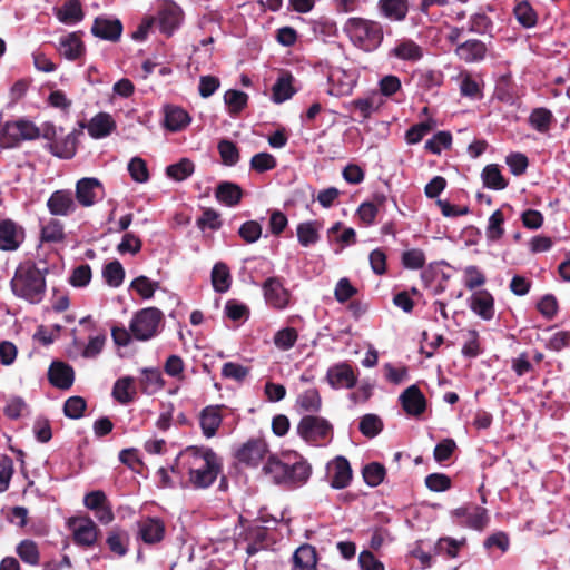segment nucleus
Listing matches in <instances>:
<instances>
[{"label": "nucleus", "mask_w": 570, "mask_h": 570, "mask_svg": "<svg viewBox=\"0 0 570 570\" xmlns=\"http://www.w3.org/2000/svg\"><path fill=\"white\" fill-rule=\"evenodd\" d=\"M176 468L181 473L186 471L190 484L196 489H206L217 479L222 462L209 448L188 446L176 459Z\"/></svg>", "instance_id": "1"}, {"label": "nucleus", "mask_w": 570, "mask_h": 570, "mask_svg": "<svg viewBox=\"0 0 570 570\" xmlns=\"http://www.w3.org/2000/svg\"><path fill=\"white\" fill-rule=\"evenodd\" d=\"M312 473V468L307 461L298 459L294 462L281 458L277 454H271L262 466V474L271 483L287 489H296L304 485Z\"/></svg>", "instance_id": "2"}, {"label": "nucleus", "mask_w": 570, "mask_h": 570, "mask_svg": "<svg viewBox=\"0 0 570 570\" xmlns=\"http://www.w3.org/2000/svg\"><path fill=\"white\" fill-rule=\"evenodd\" d=\"M48 268L32 261H26L18 265L10 282L14 296L31 304L40 303L46 294V274Z\"/></svg>", "instance_id": "3"}, {"label": "nucleus", "mask_w": 570, "mask_h": 570, "mask_svg": "<svg viewBox=\"0 0 570 570\" xmlns=\"http://www.w3.org/2000/svg\"><path fill=\"white\" fill-rule=\"evenodd\" d=\"M352 43L363 51L372 52L383 41V28L380 22L364 18L347 19L343 27Z\"/></svg>", "instance_id": "4"}, {"label": "nucleus", "mask_w": 570, "mask_h": 570, "mask_svg": "<svg viewBox=\"0 0 570 570\" xmlns=\"http://www.w3.org/2000/svg\"><path fill=\"white\" fill-rule=\"evenodd\" d=\"M163 320V312L156 307L138 311L131 318L129 328L135 340L148 341L157 335Z\"/></svg>", "instance_id": "5"}, {"label": "nucleus", "mask_w": 570, "mask_h": 570, "mask_svg": "<svg viewBox=\"0 0 570 570\" xmlns=\"http://www.w3.org/2000/svg\"><path fill=\"white\" fill-rule=\"evenodd\" d=\"M269 445L263 438H252L235 450L236 460L247 468L263 466L271 455Z\"/></svg>", "instance_id": "6"}, {"label": "nucleus", "mask_w": 570, "mask_h": 570, "mask_svg": "<svg viewBox=\"0 0 570 570\" xmlns=\"http://www.w3.org/2000/svg\"><path fill=\"white\" fill-rule=\"evenodd\" d=\"M69 530L76 544L90 548L97 542L99 529L95 521L89 517H72L67 521Z\"/></svg>", "instance_id": "7"}, {"label": "nucleus", "mask_w": 570, "mask_h": 570, "mask_svg": "<svg viewBox=\"0 0 570 570\" xmlns=\"http://www.w3.org/2000/svg\"><path fill=\"white\" fill-rule=\"evenodd\" d=\"M40 129L29 120L20 119L7 122L1 130V141L11 147L21 140H32L38 138Z\"/></svg>", "instance_id": "8"}, {"label": "nucleus", "mask_w": 570, "mask_h": 570, "mask_svg": "<svg viewBox=\"0 0 570 570\" xmlns=\"http://www.w3.org/2000/svg\"><path fill=\"white\" fill-rule=\"evenodd\" d=\"M297 432L305 441L315 443L331 438L332 425L323 417L307 415L301 420Z\"/></svg>", "instance_id": "9"}, {"label": "nucleus", "mask_w": 570, "mask_h": 570, "mask_svg": "<svg viewBox=\"0 0 570 570\" xmlns=\"http://www.w3.org/2000/svg\"><path fill=\"white\" fill-rule=\"evenodd\" d=\"M105 197L102 183L96 177H83L76 183V199L83 207H91Z\"/></svg>", "instance_id": "10"}, {"label": "nucleus", "mask_w": 570, "mask_h": 570, "mask_svg": "<svg viewBox=\"0 0 570 570\" xmlns=\"http://www.w3.org/2000/svg\"><path fill=\"white\" fill-rule=\"evenodd\" d=\"M328 88L326 92L333 97H343L352 94L356 85L354 72L346 71L342 68H332L327 75Z\"/></svg>", "instance_id": "11"}, {"label": "nucleus", "mask_w": 570, "mask_h": 570, "mask_svg": "<svg viewBox=\"0 0 570 570\" xmlns=\"http://www.w3.org/2000/svg\"><path fill=\"white\" fill-rule=\"evenodd\" d=\"M326 481L333 489H344L352 481V469L346 458L338 455L326 464Z\"/></svg>", "instance_id": "12"}, {"label": "nucleus", "mask_w": 570, "mask_h": 570, "mask_svg": "<svg viewBox=\"0 0 570 570\" xmlns=\"http://www.w3.org/2000/svg\"><path fill=\"white\" fill-rule=\"evenodd\" d=\"M326 381L334 390L352 389L357 382V375L350 364L340 362L328 367Z\"/></svg>", "instance_id": "13"}, {"label": "nucleus", "mask_w": 570, "mask_h": 570, "mask_svg": "<svg viewBox=\"0 0 570 570\" xmlns=\"http://www.w3.org/2000/svg\"><path fill=\"white\" fill-rule=\"evenodd\" d=\"M159 29L163 33L171 36L183 22V10L173 1H165L157 14Z\"/></svg>", "instance_id": "14"}, {"label": "nucleus", "mask_w": 570, "mask_h": 570, "mask_svg": "<svg viewBox=\"0 0 570 570\" xmlns=\"http://www.w3.org/2000/svg\"><path fill=\"white\" fill-rule=\"evenodd\" d=\"M24 240V230L11 219L0 220V249L17 250Z\"/></svg>", "instance_id": "15"}, {"label": "nucleus", "mask_w": 570, "mask_h": 570, "mask_svg": "<svg viewBox=\"0 0 570 570\" xmlns=\"http://www.w3.org/2000/svg\"><path fill=\"white\" fill-rule=\"evenodd\" d=\"M91 33L99 39L116 42L122 35V23L117 18L99 16L92 23Z\"/></svg>", "instance_id": "16"}, {"label": "nucleus", "mask_w": 570, "mask_h": 570, "mask_svg": "<svg viewBox=\"0 0 570 570\" xmlns=\"http://www.w3.org/2000/svg\"><path fill=\"white\" fill-rule=\"evenodd\" d=\"M470 309L483 321H491L495 314L494 297L487 289H478L468 299Z\"/></svg>", "instance_id": "17"}, {"label": "nucleus", "mask_w": 570, "mask_h": 570, "mask_svg": "<svg viewBox=\"0 0 570 570\" xmlns=\"http://www.w3.org/2000/svg\"><path fill=\"white\" fill-rule=\"evenodd\" d=\"M264 297L266 303L277 309H283L288 305L289 293L284 288L281 279L269 277L263 285Z\"/></svg>", "instance_id": "18"}, {"label": "nucleus", "mask_w": 570, "mask_h": 570, "mask_svg": "<svg viewBox=\"0 0 570 570\" xmlns=\"http://www.w3.org/2000/svg\"><path fill=\"white\" fill-rule=\"evenodd\" d=\"M443 266V263L430 264L421 274L425 287L430 288L434 295L443 293L450 279Z\"/></svg>", "instance_id": "19"}, {"label": "nucleus", "mask_w": 570, "mask_h": 570, "mask_svg": "<svg viewBox=\"0 0 570 570\" xmlns=\"http://www.w3.org/2000/svg\"><path fill=\"white\" fill-rule=\"evenodd\" d=\"M222 409L223 405H208L202 410L199 425L206 439H212L216 435L223 421Z\"/></svg>", "instance_id": "20"}, {"label": "nucleus", "mask_w": 570, "mask_h": 570, "mask_svg": "<svg viewBox=\"0 0 570 570\" xmlns=\"http://www.w3.org/2000/svg\"><path fill=\"white\" fill-rule=\"evenodd\" d=\"M47 207L51 215L68 216L72 214L76 208V202L69 190H56L47 200Z\"/></svg>", "instance_id": "21"}, {"label": "nucleus", "mask_w": 570, "mask_h": 570, "mask_svg": "<svg viewBox=\"0 0 570 570\" xmlns=\"http://www.w3.org/2000/svg\"><path fill=\"white\" fill-rule=\"evenodd\" d=\"M400 402L403 410L411 416L421 415L426 407V400L416 385L409 386L401 395Z\"/></svg>", "instance_id": "22"}, {"label": "nucleus", "mask_w": 570, "mask_h": 570, "mask_svg": "<svg viewBox=\"0 0 570 570\" xmlns=\"http://www.w3.org/2000/svg\"><path fill=\"white\" fill-rule=\"evenodd\" d=\"M453 514L461 519L462 524L474 530H482L489 520L487 510L478 505L458 508Z\"/></svg>", "instance_id": "23"}, {"label": "nucleus", "mask_w": 570, "mask_h": 570, "mask_svg": "<svg viewBox=\"0 0 570 570\" xmlns=\"http://www.w3.org/2000/svg\"><path fill=\"white\" fill-rule=\"evenodd\" d=\"M163 114L165 128L173 132L184 130L191 121L189 114L179 106L166 105Z\"/></svg>", "instance_id": "24"}, {"label": "nucleus", "mask_w": 570, "mask_h": 570, "mask_svg": "<svg viewBox=\"0 0 570 570\" xmlns=\"http://www.w3.org/2000/svg\"><path fill=\"white\" fill-rule=\"evenodd\" d=\"M294 81L291 72L282 71L272 86L271 100L277 105L289 100L296 94Z\"/></svg>", "instance_id": "25"}, {"label": "nucleus", "mask_w": 570, "mask_h": 570, "mask_svg": "<svg viewBox=\"0 0 570 570\" xmlns=\"http://www.w3.org/2000/svg\"><path fill=\"white\" fill-rule=\"evenodd\" d=\"M377 10L381 17L391 22L405 20L409 12L407 0H379Z\"/></svg>", "instance_id": "26"}, {"label": "nucleus", "mask_w": 570, "mask_h": 570, "mask_svg": "<svg viewBox=\"0 0 570 570\" xmlns=\"http://www.w3.org/2000/svg\"><path fill=\"white\" fill-rule=\"evenodd\" d=\"M487 46L478 39L466 40L455 49L456 56L466 63L482 61L487 56Z\"/></svg>", "instance_id": "27"}, {"label": "nucleus", "mask_w": 570, "mask_h": 570, "mask_svg": "<svg viewBox=\"0 0 570 570\" xmlns=\"http://www.w3.org/2000/svg\"><path fill=\"white\" fill-rule=\"evenodd\" d=\"M50 383L61 390L71 387L75 381L73 368L62 362H53L48 371Z\"/></svg>", "instance_id": "28"}, {"label": "nucleus", "mask_w": 570, "mask_h": 570, "mask_svg": "<svg viewBox=\"0 0 570 570\" xmlns=\"http://www.w3.org/2000/svg\"><path fill=\"white\" fill-rule=\"evenodd\" d=\"M116 129V122L111 115L99 112L90 119L87 130L90 137L101 139L109 136Z\"/></svg>", "instance_id": "29"}, {"label": "nucleus", "mask_w": 570, "mask_h": 570, "mask_svg": "<svg viewBox=\"0 0 570 570\" xmlns=\"http://www.w3.org/2000/svg\"><path fill=\"white\" fill-rule=\"evenodd\" d=\"M138 533L146 543L159 542L165 534V525L157 518H146L138 522Z\"/></svg>", "instance_id": "30"}, {"label": "nucleus", "mask_w": 570, "mask_h": 570, "mask_svg": "<svg viewBox=\"0 0 570 570\" xmlns=\"http://www.w3.org/2000/svg\"><path fill=\"white\" fill-rule=\"evenodd\" d=\"M323 224L320 220L302 222L296 227L297 240L303 247H311L318 243Z\"/></svg>", "instance_id": "31"}, {"label": "nucleus", "mask_w": 570, "mask_h": 570, "mask_svg": "<svg viewBox=\"0 0 570 570\" xmlns=\"http://www.w3.org/2000/svg\"><path fill=\"white\" fill-rule=\"evenodd\" d=\"M390 56L405 61H417L423 57L422 48L411 39H401L396 41L391 49Z\"/></svg>", "instance_id": "32"}, {"label": "nucleus", "mask_w": 570, "mask_h": 570, "mask_svg": "<svg viewBox=\"0 0 570 570\" xmlns=\"http://www.w3.org/2000/svg\"><path fill=\"white\" fill-rule=\"evenodd\" d=\"M50 153L62 159H70L76 154V136L73 132L62 134L55 142L48 144Z\"/></svg>", "instance_id": "33"}, {"label": "nucleus", "mask_w": 570, "mask_h": 570, "mask_svg": "<svg viewBox=\"0 0 570 570\" xmlns=\"http://www.w3.org/2000/svg\"><path fill=\"white\" fill-rule=\"evenodd\" d=\"M59 52L68 60H77L83 55L85 46L80 37L72 32L60 38Z\"/></svg>", "instance_id": "34"}, {"label": "nucleus", "mask_w": 570, "mask_h": 570, "mask_svg": "<svg viewBox=\"0 0 570 570\" xmlns=\"http://www.w3.org/2000/svg\"><path fill=\"white\" fill-rule=\"evenodd\" d=\"M242 196V188L237 184L230 181L220 183L215 191L216 199L227 207H234L238 205Z\"/></svg>", "instance_id": "35"}, {"label": "nucleus", "mask_w": 570, "mask_h": 570, "mask_svg": "<svg viewBox=\"0 0 570 570\" xmlns=\"http://www.w3.org/2000/svg\"><path fill=\"white\" fill-rule=\"evenodd\" d=\"M316 551L312 546L303 544L296 549L293 556V570H316Z\"/></svg>", "instance_id": "36"}, {"label": "nucleus", "mask_w": 570, "mask_h": 570, "mask_svg": "<svg viewBox=\"0 0 570 570\" xmlns=\"http://www.w3.org/2000/svg\"><path fill=\"white\" fill-rule=\"evenodd\" d=\"M57 18L66 24H76L83 19V12L79 0H67L58 10Z\"/></svg>", "instance_id": "37"}, {"label": "nucleus", "mask_w": 570, "mask_h": 570, "mask_svg": "<svg viewBox=\"0 0 570 570\" xmlns=\"http://www.w3.org/2000/svg\"><path fill=\"white\" fill-rule=\"evenodd\" d=\"M212 285L217 293H226L232 284V276L228 266L218 262L212 269Z\"/></svg>", "instance_id": "38"}, {"label": "nucleus", "mask_w": 570, "mask_h": 570, "mask_svg": "<svg viewBox=\"0 0 570 570\" xmlns=\"http://www.w3.org/2000/svg\"><path fill=\"white\" fill-rule=\"evenodd\" d=\"M224 102L230 116L240 114L247 106L248 95L242 90L228 89L224 94Z\"/></svg>", "instance_id": "39"}, {"label": "nucleus", "mask_w": 570, "mask_h": 570, "mask_svg": "<svg viewBox=\"0 0 570 570\" xmlns=\"http://www.w3.org/2000/svg\"><path fill=\"white\" fill-rule=\"evenodd\" d=\"M481 177L484 186L493 190H502L508 185V181L502 176L499 166L495 164L487 165L482 170Z\"/></svg>", "instance_id": "40"}, {"label": "nucleus", "mask_w": 570, "mask_h": 570, "mask_svg": "<svg viewBox=\"0 0 570 570\" xmlns=\"http://www.w3.org/2000/svg\"><path fill=\"white\" fill-rule=\"evenodd\" d=\"M65 238L63 225L56 218H50L42 224L41 240L46 243H59Z\"/></svg>", "instance_id": "41"}, {"label": "nucleus", "mask_w": 570, "mask_h": 570, "mask_svg": "<svg viewBox=\"0 0 570 570\" xmlns=\"http://www.w3.org/2000/svg\"><path fill=\"white\" fill-rule=\"evenodd\" d=\"M130 289L135 291L142 299H150L159 288V282L151 281L147 276H138L130 283Z\"/></svg>", "instance_id": "42"}, {"label": "nucleus", "mask_w": 570, "mask_h": 570, "mask_svg": "<svg viewBox=\"0 0 570 570\" xmlns=\"http://www.w3.org/2000/svg\"><path fill=\"white\" fill-rule=\"evenodd\" d=\"M102 277L110 287H119L125 278V269L118 261L106 264L102 268Z\"/></svg>", "instance_id": "43"}, {"label": "nucleus", "mask_w": 570, "mask_h": 570, "mask_svg": "<svg viewBox=\"0 0 570 570\" xmlns=\"http://www.w3.org/2000/svg\"><path fill=\"white\" fill-rule=\"evenodd\" d=\"M296 404L304 412H317L322 404L317 389L311 387L301 393L297 397Z\"/></svg>", "instance_id": "44"}, {"label": "nucleus", "mask_w": 570, "mask_h": 570, "mask_svg": "<svg viewBox=\"0 0 570 570\" xmlns=\"http://www.w3.org/2000/svg\"><path fill=\"white\" fill-rule=\"evenodd\" d=\"M298 333L294 327L278 330L273 337L274 345L279 351L291 350L297 342Z\"/></svg>", "instance_id": "45"}, {"label": "nucleus", "mask_w": 570, "mask_h": 570, "mask_svg": "<svg viewBox=\"0 0 570 570\" xmlns=\"http://www.w3.org/2000/svg\"><path fill=\"white\" fill-rule=\"evenodd\" d=\"M195 170V166L193 161L187 158L180 159L178 163L169 165L166 168V174L168 177L176 181H183L187 179Z\"/></svg>", "instance_id": "46"}, {"label": "nucleus", "mask_w": 570, "mask_h": 570, "mask_svg": "<svg viewBox=\"0 0 570 570\" xmlns=\"http://www.w3.org/2000/svg\"><path fill=\"white\" fill-rule=\"evenodd\" d=\"M513 13L517 21L524 28H532L537 23V13L528 1L519 2Z\"/></svg>", "instance_id": "47"}, {"label": "nucleus", "mask_w": 570, "mask_h": 570, "mask_svg": "<svg viewBox=\"0 0 570 570\" xmlns=\"http://www.w3.org/2000/svg\"><path fill=\"white\" fill-rule=\"evenodd\" d=\"M487 282L484 273L475 265H469L463 268V284L470 289L474 291L482 287Z\"/></svg>", "instance_id": "48"}, {"label": "nucleus", "mask_w": 570, "mask_h": 570, "mask_svg": "<svg viewBox=\"0 0 570 570\" xmlns=\"http://www.w3.org/2000/svg\"><path fill=\"white\" fill-rule=\"evenodd\" d=\"M132 379L129 376L116 381L112 389V396L121 404H127L132 400L134 387Z\"/></svg>", "instance_id": "49"}, {"label": "nucleus", "mask_w": 570, "mask_h": 570, "mask_svg": "<svg viewBox=\"0 0 570 570\" xmlns=\"http://www.w3.org/2000/svg\"><path fill=\"white\" fill-rule=\"evenodd\" d=\"M16 551L23 562L31 566H36L39 563V550L37 544L32 540H22L18 544Z\"/></svg>", "instance_id": "50"}, {"label": "nucleus", "mask_w": 570, "mask_h": 570, "mask_svg": "<svg viewBox=\"0 0 570 570\" xmlns=\"http://www.w3.org/2000/svg\"><path fill=\"white\" fill-rule=\"evenodd\" d=\"M552 112L546 108L534 109L529 117L530 125L540 132H547L552 121Z\"/></svg>", "instance_id": "51"}, {"label": "nucleus", "mask_w": 570, "mask_h": 570, "mask_svg": "<svg viewBox=\"0 0 570 570\" xmlns=\"http://www.w3.org/2000/svg\"><path fill=\"white\" fill-rule=\"evenodd\" d=\"M435 122L433 120L416 124L405 132V140L409 145L419 144L429 132L433 130Z\"/></svg>", "instance_id": "52"}, {"label": "nucleus", "mask_w": 570, "mask_h": 570, "mask_svg": "<svg viewBox=\"0 0 570 570\" xmlns=\"http://www.w3.org/2000/svg\"><path fill=\"white\" fill-rule=\"evenodd\" d=\"M217 148L222 158V163L225 166H235L238 163L239 151L233 141L228 139H222L218 142Z\"/></svg>", "instance_id": "53"}, {"label": "nucleus", "mask_w": 570, "mask_h": 570, "mask_svg": "<svg viewBox=\"0 0 570 570\" xmlns=\"http://www.w3.org/2000/svg\"><path fill=\"white\" fill-rule=\"evenodd\" d=\"M452 136L449 131H439L425 142V149L434 155H440L443 149L451 147Z\"/></svg>", "instance_id": "54"}, {"label": "nucleus", "mask_w": 570, "mask_h": 570, "mask_svg": "<svg viewBox=\"0 0 570 570\" xmlns=\"http://www.w3.org/2000/svg\"><path fill=\"white\" fill-rule=\"evenodd\" d=\"M358 428L363 435L374 438L382 431L383 422L375 414H365L361 417Z\"/></svg>", "instance_id": "55"}, {"label": "nucleus", "mask_w": 570, "mask_h": 570, "mask_svg": "<svg viewBox=\"0 0 570 570\" xmlns=\"http://www.w3.org/2000/svg\"><path fill=\"white\" fill-rule=\"evenodd\" d=\"M465 543V539L456 540L453 538H441L435 544V550L439 554H444L450 558L458 557L459 550Z\"/></svg>", "instance_id": "56"}, {"label": "nucleus", "mask_w": 570, "mask_h": 570, "mask_svg": "<svg viewBox=\"0 0 570 570\" xmlns=\"http://www.w3.org/2000/svg\"><path fill=\"white\" fill-rule=\"evenodd\" d=\"M355 108L362 114L364 118L370 117L373 112L377 111L383 105V101L377 94L354 101Z\"/></svg>", "instance_id": "57"}, {"label": "nucleus", "mask_w": 570, "mask_h": 570, "mask_svg": "<svg viewBox=\"0 0 570 570\" xmlns=\"http://www.w3.org/2000/svg\"><path fill=\"white\" fill-rule=\"evenodd\" d=\"M92 277L91 267L88 264H81L75 267L69 276V284L73 287H86Z\"/></svg>", "instance_id": "58"}, {"label": "nucleus", "mask_w": 570, "mask_h": 570, "mask_svg": "<svg viewBox=\"0 0 570 570\" xmlns=\"http://www.w3.org/2000/svg\"><path fill=\"white\" fill-rule=\"evenodd\" d=\"M385 468L376 462L370 463L363 469V478L367 485L376 487L384 480Z\"/></svg>", "instance_id": "59"}, {"label": "nucleus", "mask_w": 570, "mask_h": 570, "mask_svg": "<svg viewBox=\"0 0 570 570\" xmlns=\"http://www.w3.org/2000/svg\"><path fill=\"white\" fill-rule=\"evenodd\" d=\"M164 371L167 375L178 380L183 381L185 379L184 371H185V363L183 358L178 355H170L167 357L165 364H164Z\"/></svg>", "instance_id": "60"}, {"label": "nucleus", "mask_w": 570, "mask_h": 570, "mask_svg": "<svg viewBox=\"0 0 570 570\" xmlns=\"http://www.w3.org/2000/svg\"><path fill=\"white\" fill-rule=\"evenodd\" d=\"M262 226L256 220H247L239 227V236L248 244L256 243L262 236Z\"/></svg>", "instance_id": "61"}, {"label": "nucleus", "mask_w": 570, "mask_h": 570, "mask_svg": "<svg viewBox=\"0 0 570 570\" xmlns=\"http://www.w3.org/2000/svg\"><path fill=\"white\" fill-rule=\"evenodd\" d=\"M86 410V401L80 396H71L67 399L63 405L65 415L69 419L77 420L83 415Z\"/></svg>", "instance_id": "62"}, {"label": "nucleus", "mask_w": 570, "mask_h": 570, "mask_svg": "<svg viewBox=\"0 0 570 570\" xmlns=\"http://www.w3.org/2000/svg\"><path fill=\"white\" fill-rule=\"evenodd\" d=\"M276 167V159L268 153H258L250 159V168L257 173L272 170Z\"/></svg>", "instance_id": "63"}, {"label": "nucleus", "mask_w": 570, "mask_h": 570, "mask_svg": "<svg viewBox=\"0 0 570 570\" xmlns=\"http://www.w3.org/2000/svg\"><path fill=\"white\" fill-rule=\"evenodd\" d=\"M570 345V331H558L552 333L546 341V347L559 352Z\"/></svg>", "instance_id": "64"}]
</instances>
